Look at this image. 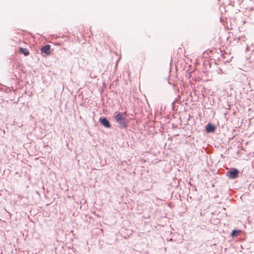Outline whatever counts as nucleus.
Listing matches in <instances>:
<instances>
[{
	"label": "nucleus",
	"mask_w": 254,
	"mask_h": 254,
	"mask_svg": "<svg viewBox=\"0 0 254 254\" xmlns=\"http://www.w3.org/2000/svg\"><path fill=\"white\" fill-rule=\"evenodd\" d=\"M115 118L117 122L122 127H126V124L125 122V118L124 116L123 113H118L115 117Z\"/></svg>",
	"instance_id": "1"
},
{
	"label": "nucleus",
	"mask_w": 254,
	"mask_h": 254,
	"mask_svg": "<svg viewBox=\"0 0 254 254\" xmlns=\"http://www.w3.org/2000/svg\"><path fill=\"white\" fill-rule=\"evenodd\" d=\"M41 51L42 54H45L46 56L51 54V46L50 45H46L41 49Z\"/></svg>",
	"instance_id": "2"
},
{
	"label": "nucleus",
	"mask_w": 254,
	"mask_h": 254,
	"mask_svg": "<svg viewBox=\"0 0 254 254\" xmlns=\"http://www.w3.org/2000/svg\"><path fill=\"white\" fill-rule=\"evenodd\" d=\"M238 170L236 169H233V170L228 172L227 176L231 179H236L238 176Z\"/></svg>",
	"instance_id": "3"
},
{
	"label": "nucleus",
	"mask_w": 254,
	"mask_h": 254,
	"mask_svg": "<svg viewBox=\"0 0 254 254\" xmlns=\"http://www.w3.org/2000/svg\"><path fill=\"white\" fill-rule=\"evenodd\" d=\"M100 123L105 127L110 128L111 127L109 122L105 118H102L99 119Z\"/></svg>",
	"instance_id": "4"
},
{
	"label": "nucleus",
	"mask_w": 254,
	"mask_h": 254,
	"mask_svg": "<svg viewBox=\"0 0 254 254\" xmlns=\"http://www.w3.org/2000/svg\"><path fill=\"white\" fill-rule=\"evenodd\" d=\"M206 130L207 132H214L215 129V127L214 125H211V124H208L206 126Z\"/></svg>",
	"instance_id": "5"
},
{
	"label": "nucleus",
	"mask_w": 254,
	"mask_h": 254,
	"mask_svg": "<svg viewBox=\"0 0 254 254\" xmlns=\"http://www.w3.org/2000/svg\"><path fill=\"white\" fill-rule=\"evenodd\" d=\"M20 51L21 53H22L25 56H28L29 54V52L28 50L26 49L21 48L20 49Z\"/></svg>",
	"instance_id": "6"
},
{
	"label": "nucleus",
	"mask_w": 254,
	"mask_h": 254,
	"mask_svg": "<svg viewBox=\"0 0 254 254\" xmlns=\"http://www.w3.org/2000/svg\"><path fill=\"white\" fill-rule=\"evenodd\" d=\"M240 232V231H238L237 230H234L231 233V236H237L239 233Z\"/></svg>",
	"instance_id": "7"
}]
</instances>
